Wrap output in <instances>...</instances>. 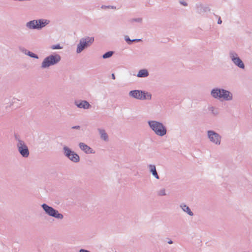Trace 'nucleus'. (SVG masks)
I'll return each instance as SVG.
<instances>
[{
	"mask_svg": "<svg viewBox=\"0 0 252 252\" xmlns=\"http://www.w3.org/2000/svg\"><path fill=\"white\" fill-rule=\"evenodd\" d=\"M211 95L215 99L223 98L225 101H230L233 99L232 94L226 90L215 88L211 91Z\"/></svg>",
	"mask_w": 252,
	"mask_h": 252,
	"instance_id": "nucleus-1",
	"label": "nucleus"
},
{
	"mask_svg": "<svg viewBox=\"0 0 252 252\" xmlns=\"http://www.w3.org/2000/svg\"><path fill=\"white\" fill-rule=\"evenodd\" d=\"M211 95L215 99L223 98L225 101H230L233 99L232 94L226 90L215 88L211 91Z\"/></svg>",
	"mask_w": 252,
	"mask_h": 252,
	"instance_id": "nucleus-2",
	"label": "nucleus"
},
{
	"mask_svg": "<svg viewBox=\"0 0 252 252\" xmlns=\"http://www.w3.org/2000/svg\"><path fill=\"white\" fill-rule=\"evenodd\" d=\"M148 124L150 128L157 135L163 136L166 134V127L162 123L157 121H149Z\"/></svg>",
	"mask_w": 252,
	"mask_h": 252,
	"instance_id": "nucleus-3",
	"label": "nucleus"
},
{
	"mask_svg": "<svg viewBox=\"0 0 252 252\" xmlns=\"http://www.w3.org/2000/svg\"><path fill=\"white\" fill-rule=\"evenodd\" d=\"M61 60V57L58 54L51 55L46 57L41 64V68H46L57 64Z\"/></svg>",
	"mask_w": 252,
	"mask_h": 252,
	"instance_id": "nucleus-4",
	"label": "nucleus"
},
{
	"mask_svg": "<svg viewBox=\"0 0 252 252\" xmlns=\"http://www.w3.org/2000/svg\"><path fill=\"white\" fill-rule=\"evenodd\" d=\"M94 37L86 36L80 39L77 46V53H81L84 49L89 47L94 43Z\"/></svg>",
	"mask_w": 252,
	"mask_h": 252,
	"instance_id": "nucleus-5",
	"label": "nucleus"
},
{
	"mask_svg": "<svg viewBox=\"0 0 252 252\" xmlns=\"http://www.w3.org/2000/svg\"><path fill=\"white\" fill-rule=\"evenodd\" d=\"M128 94L129 96L139 100H151L152 98L151 94L142 90H132L129 92Z\"/></svg>",
	"mask_w": 252,
	"mask_h": 252,
	"instance_id": "nucleus-6",
	"label": "nucleus"
},
{
	"mask_svg": "<svg viewBox=\"0 0 252 252\" xmlns=\"http://www.w3.org/2000/svg\"><path fill=\"white\" fill-rule=\"evenodd\" d=\"M41 207L45 213L50 217L58 220H62L63 218V215L62 214L60 213L58 210L45 203L42 204Z\"/></svg>",
	"mask_w": 252,
	"mask_h": 252,
	"instance_id": "nucleus-7",
	"label": "nucleus"
},
{
	"mask_svg": "<svg viewBox=\"0 0 252 252\" xmlns=\"http://www.w3.org/2000/svg\"><path fill=\"white\" fill-rule=\"evenodd\" d=\"M63 153L65 157L73 162L77 163L80 161L79 156L66 146L63 147Z\"/></svg>",
	"mask_w": 252,
	"mask_h": 252,
	"instance_id": "nucleus-8",
	"label": "nucleus"
},
{
	"mask_svg": "<svg viewBox=\"0 0 252 252\" xmlns=\"http://www.w3.org/2000/svg\"><path fill=\"white\" fill-rule=\"evenodd\" d=\"M207 136L210 141L217 145H220L221 142V136L213 130H208L207 131Z\"/></svg>",
	"mask_w": 252,
	"mask_h": 252,
	"instance_id": "nucleus-9",
	"label": "nucleus"
},
{
	"mask_svg": "<svg viewBox=\"0 0 252 252\" xmlns=\"http://www.w3.org/2000/svg\"><path fill=\"white\" fill-rule=\"evenodd\" d=\"M18 151L22 157L28 158L30 155L28 147L24 141H21L20 143L16 144Z\"/></svg>",
	"mask_w": 252,
	"mask_h": 252,
	"instance_id": "nucleus-10",
	"label": "nucleus"
},
{
	"mask_svg": "<svg viewBox=\"0 0 252 252\" xmlns=\"http://www.w3.org/2000/svg\"><path fill=\"white\" fill-rule=\"evenodd\" d=\"M229 56L234 64L241 69L245 68V64L242 60L238 57V54L231 51L229 53Z\"/></svg>",
	"mask_w": 252,
	"mask_h": 252,
	"instance_id": "nucleus-11",
	"label": "nucleus"
},
{
	"mask_svg": "<svg viewBox=\"0 0 252 252\" xmlns=\"http://www.w3.org/2000/svg\"><path fill=\"white\" fill-rule=\"evenodd\" d=\"M196 12L201 15H204L206 12L210 11V9L207 5L201 3H198L195 5Z\"/></svg>",
	"mask_w": 252,
	"mask_h": 252,
	"instance_id": "nucleus-12",
	"label": "nucleus"
},
{
	"mask_svg": "<svg viewBox=\"0 0 252 252\" xmlns=\"http://www.w3.org/2000/svg\"><path fill=\"white\" fill-rule=\"evenodd\" d=\"M74 104L78 108H79L88 109L91 107V105L86 100H75Z\"/></svg>",
	"mask_w": 252,
	"mask_h": 252,
	"instance_id": "nucleus-13",
	"label": "nucleus"
},
{
	"mask_svg": "<svg viewBox=\"0 0 252 252\" xmlns=\"http://www.w3.org/2000/svg\"><path fill=\"white\" fill-rule=\"evenodd\" d=\"M80 149L84 152L86 154H94V151L89 146L84 143L80 142L79 143Z\"/></svg>",
	"mask_w": 252,
	"mask_h": 252,
	"instance_id": "nucleus-14",
	"label": "nucleus"
},
{
	"mask_svg": "<svg viewBox=\"0 0 252 252\" xmlns=\"http://www.w3.org/2000/svg\"><path fill=\"white\" fill-rule=\"evenodd\" d=\"M37 30H41L47 25L50 23V21L47 19H40L37 20Z\"/></svg>",
	"mask_w": 252,
	"mask_h": 252,
	"instance_id": "nucleus-15",
	"label": "nucleus"
},
{
	"mask_svg": "<svg viewBox=\"0 0 252 252\" xmlns=\"http://www.w3.org/2000/svg\"><path fill=\"white\" fill-rule=\"evenodd\" d=\"M148 167L149 169V171L152 173L153 176L156 178L157 179H159V177L158 174V172L156 170V167L155 165L154 164H149L148 165Z\"/></svg>",
	"mask_w": 252,
	"mask_h": 252,
	"instance_id": "nucleus-16",
	"label": "nucleus"
},
{
	"mask_svg": "<svg viewBox=\"0 0 252 252\" xmlns=\"http://www.w3.org/2000/svg\"><path fill=\"white\" fill-rule=\"evenodd\" d=\"M37 20H33L27 22L26 24V27L30 30H37Z\"/></svg>",
	"mask_w": 252,
	"mask_h": 252,
	"instance_id": "nucleus-17",
	"label": "nucleus"
},
{
	"mask_svg": "<svg viewBox=\"0 0 252 252\" xmlns=\"http://www.w3.org/2000/svg\"><path fill=\"white\" fill-rule=\"evenodd\" d=\"M180 207L182 209L183 211L186 212L190 216H193V213L191 211L189 206L184 203H182L180 205Z\"/></svg>",
	"mask_w": 252,
	"mask_h": 252,
	"instance_id": "nucleus-18",
	"label": "nucleus"
},
{
	"mask_svg": "<svg viewBox=\"0 0 252 252\" xmlns=\"http://www.w3.org/2000/svg\"><path fill=\"white\" fill-rule=\"evenodd\" d=\"M149 72L146 69H140L137 74V76L139 78H145L149 76Z\"/></svg>",
	"mask_w": 252,
	"mask_h": 252,
	"instance_id": "nucleus-19",
	"label": "nucleus"
},
{
	"mask_svg": "<svg viewBox=\"0 0 252 252\" xmlns=\"http://www.w3.org/2000/svg\"><path fill=\"white\" fill-rule=\"evenodd\" d=\"M98 130L100 135V138L105 141H108V136L105 130L104 129L101 128H98Z\"/></svg>",
	"mask_w": 252,
	"mask_h": 252,
	"instance_id": "nucleus-20",
	"label": "nucleus"
},
{
	"mask_svg": "<svg viewBox=\"0 0 252 252\" xmlns=\"http://www.w3.org/2000/svg\"><path fill=\"white\" fill-rule=\"evenodd\" d=\"M208 109L209 111L211 112V113L214 116H217L219 114V110L218 108H216L212 106H210L208 107Z\"/></svg>",
	"mask_w": 252,
	"mask_h": 252,
	"instance_id": "nucleus-21",
	"label": "nucleus"
},
{
	"mask_svg": "<svg viewBox=\"0 0 252 252\" xmlns=\"http://www.w3.org/2000/svg\"><path fill=\"white\" fill-rule=\"evenodd\" d=\"M114 51H108L104 53L102 55V58L103 59H107L112 57V56L114 54Z\"/></svg>",
	"mask_w": 252,
	"mask_h": 252,
	"instance_id": "nucleus-22",
	"label": "nucleus"
},
{
	"mask_svg": "<svg viewBox=\"0 0 252 252\" xmlns=\"http://www.w3.org/2000/svg\"><path fill=\"white\" fill-rule=\"evenodd\" d=\"M157 194L158 196H165L166 195L165 189H162L158 190L157 192Z\"/></svg>",
	"mask_w": 252,
	"mask_h": 252,
	"instance_id": "nucleus-23",
	"label": "nucleus"
},
{
	"mask_svg": "<svg viewBox=\"0 0 252 252\" xmlns=\"http://www.w3.org/2000/svg\"><path fill=\"white\" fill-rule=\"evenodd\" d=\"M27 55L30 56L31 58H34V59H38L39 58L38 56L36 54H35L31 51H29L28 52Z\"/></svg>",
	"mask_w": 252,
	"mask_h": 252,
	"instance_id": "nucleus-24",
	"label": "nucleus"
},
{
	"mask_svg": "<svg viewBox=\"0 0 252 252\" xmlns=\"http://www.w3.org/2000/svg\"><path fill=\"white\" fill-rule=\"evenodd\" d=\"M125 40L128 44H131L133 42V40H131L128 35H126L125 36Z\"/></svg>",
	"mask_w": 252,
	"mask_h": 252,
	"instance_id": "nucleus-25",
	"label": "nucleus"
},
{
	"mask_svg": "<svg viewBox=\"0 0 252 252\" xmlns=\"http://www.w3.org/2000/svg\"><path fill=\"white\" fill-rule=\"evenodd\" d=\"M14 138L15 140L17 141V144H19L20 143L21 141H24L23 140H21L18 135L17 134H14Z\"/></svg>",
	"mask_w": 252,
	"mask_h": 252,
	"instance_id": "nucleus-26",
	"label": "nucleus"
},
{
	"mask_svg": "<svg viewBox=\"0 0 252 252\" xmlns=\"http://www.w3.org/2000/svg\"><path fill=\"white\" fill-rule=\"evenodd\" d=\"M62 48L63 47H61L59 44L53 45L51 47V48L53 50L61 49H62Z\"/></svg>",
	"mask_w": 252,
	"mask_h": 252,
	"instance_id": "nucleus-27",
	"label": "nucleus"
},
{
	"mask_svg": "<svg viewBox=\"0 0 252 252\" xmlns=\"http://www.w3.org/2000/svg\"><path fill=\"white\" fill-rule=\"evenodd\" d=\"M101 8L102 9H107V8H111V9H116V7L114 6H111V5H108V6H106V5H103L101 6Z\"/></svg>",
	"mask_w": 252,
	"mask_h": 252,
	"instance_id": "nucleus-28",
	"label": "nucleus"
},
{
	"mask_svg": "<svg viewBox=\"0 0 252 252\" xmlns=\"http://www.w3.org/2000/svg\"><path fill=\"white\" fill-rule=\"evenodd\" d=\"M142 19L141 18H134L131 20L132 22H136L138 23L142 22Z\"/></svg>",
	"mask_w": 252,
	"mask_h": 252,
	"instance_id": "nucleus-29",
	"label": "nucleus"
},
{
	"mask_svg": "<svg viewBox=\"0 0 252 252\" xmlns=\"http://www.w3.org/2000/svg\"><path fill=\"white\" fill-rule=\"evenodd\" d=\"M20 50L21 52H22L23 53L27 55H28V52H29V51H28L25 48H20Z\"/></svg>",
	"mask_w": 252,
	"mask_h": 252,
	"instance_id": "nucleus-30",
	"label": "nucleus"
},
{
	"mask_svg": "<svg viewBox=\"0 0 252 252\" xmlns=\"http://www.w3.org/2000/svg\"><path fill=\"white\" fill-rule=\"evenodd\" d=\"M71 128L79 130L80 129V126H73L71 127Z\"/></svg>",
	"mask_w": 252,
	"mask_h": 252,
	"instance_id": "nucleus-31",
	"label": "nucleus"
},
{
	"mask_svg": "<svg viewBox=\"0 0 252 252\" xmlns=\"http://www.w3.org/2000/svg\"><path fill=\"white\" fill-rule=\"evenodd\" d=\"M180 3L184 6L188 5V3L184 1L181 0V1H180Z\"/></svg>",
	"mask_w": 252,
	"mask_h": 252,
	"instance_id": "nucleus-32",
	"label": "nucleus"
},
{
	"mask_svg": "<svg viewBox=\"0 0 252 252\" xmlns=\"http://www.w3.org/2000/svg\"><path fill=\"white\" fill-rule=\"evenodd\" d=\"M79 252H91L88 250H87L81 249L80 250Z\"/></svg>",
	"mask_w": 252,
	"mask_h": 252,
	"instance_id": "nucleus-33",
	"label": "nucleus"
},
{
	"mask_svg": "<svg viewBox=\"0 0 252 252\" xmlns=\"http://www.w3.org/2000/svg\"><path fill=\"white\" fill-rule=\"evenodd\" d=\"M221 23H222V21L220 19V18H219V19H218V24H221Z\"/></svg>",
	"mask_w": 252,
	"mask_h": 252,
	"instance_id": "nucleus-34",
	"label": "nucleus"
},
{
	"mask_svg": "<svg viewBox=\"0 0 252 252\" xmlns=\"http://www.w3.org/2000/svg\"><path fill=\"white\" fill-rule=\"evenodd\" d=\"M132 40H133V42H135V41L138 42V41H140L141 39H133Z\"/></svg>",
	"mask_w": 252,
	"mask_h": 252,
	"instance_id": "nucleus-35",
	"label": "nucleus"
},
{
	"mask_svg": "<svg viewBox=\"0 0 252 252\" xmlns=\"http://www.w3.org/2000/svg\"><path fill=\"white\" fill-rule=\"evenodd\" d=\"M112 78L113 80H115V74L114 73L112 74Z\"/></svg>",
	"mask_w": 252,
	"mask_h": 252,
	"instance_id": "nucleus-36",
	"label": "nucleus"
},
{
	"mask_svg": "<svg viewBox=\"0 0 252 252\" xmlns=\"http://www.w3.org/2000/svg\"><path fill=\"white\" fill-rule=\"evenodd\" d=\"M173 241H172V240H169V241L168 242V243L169 244H173Z\"/></svg>",
	"mask_w": 252,
	"mask_h": 252,
	"instance_id": "nucleus-37",
	"label": "nucleus"
}]
</instances>
